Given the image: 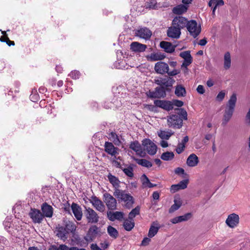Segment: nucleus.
<instances>
[{
  "label": "nucleus",
  "mask_w": 250,
  "mask_h": 250,
  "mask_svg": "<svg viewBox=\"0 0 250 250\" xmlns=\"http://www.w3.org/2000/svg\"><path fill=\"white\" fill-rule=\"evenodd\" d=\"M159 229V227H158L154 226L153 225L151 226L149 229L148 236L149 238H152L158 232Z\"/></svg>",
  "instance_id": "obj_43"
},
{
  "label": "nucleus",
  "mask_w": 250,
  "mask_h": 250,
  "mask_svg": "<svg viewBox=\"0 0 250 250\" xmlns=\"http://www.w3.org/2000/svg\"><path fill=\"white\" fill-rule=\"evenodd\" d=\"M3 225L5 229L9 232V230H11L12 228V223L8 219L5 220L3 222Z\"/></svg>",
  "instance_id": "obj_49"
},
{
  "label": "nucleus",
  "mask_w": 250,
  "mask_h": 250,
  "mask_svg": "<svg viewBox=\"0 0 250 250\" xmlns=\"http://www.w3.org/2000/svg\"><path fill=\"white\" fill-rule=\"evenodd\" d=\"M70 76L74 79H77L79 78L80 73L79 71L74 70L72 71L69 74Z\"/></svg>",
  "instance_id": "obj_52"
},
{
  "label": "nucleus",
  "mask_w": 250,
  "mask_h": 250,
  "mask_svg": "<svg viewBox=\"0 0 250 250\" xmlns=\"http://www.w3.org/2000/svg\"><path fill=\"white\" fill-rule=\"evenodd\" d=\"M182 205V201L179 197H175L174 204L169 209V212L172 213L178 209Z\"/></svg>",
  "instance_id": "obj_30"
},
{
  "label": "nucleus",
  "mask_w": 250,
  "mask_h": 250,
  "mask_svg": "<svg viewBox=\"0 0 250 250\" xmlns=\"http://www.w3.org/2000/svg\"><path fill=\"white\" fill-rule=\"evenodd\" d=\"M187 7L184 5H179L173 9V12L176 14H182L186 12L187 10Z\"/></svg>",
  "instance_id": "obj_37"
},
{
  "label": "nucleus",
  "mask_w": 250,
  "mask_h": 250,
  "mask_svg": "<svg viewBox=\"0 0 250 250\" xmlns=\"http://www.w3.org/2000/svg\"><path fill=\"white\" fill-rule=\"evenodd\" d=\"M158 98L164 97L166 96V92L164 87H157L155 89Z\"/></svg>",
  "instance_id": "obj_45"
},
{
  "label": "nucleus",
  "mask_w": 250,
  "mask_h": 250,
  "mask_svg": "<svg viewBox=\"0 0 250 250\" xmlns=\"http://www.w3.org/2000/svg\"><path fill=\"white\" fill-rule=\"evenodd\" d=\"M136 35L141 38L147 40L150 38L152 33L147 28H142L137 30Z\"/></svg>",
  "instance_id": "obj_22"
},
{
  "label": "nucleus",
  "mask_w": 250,
  "mask_h": 250,
  "mask_svg": "<svg viewBox=\"0 0 250 250\" xmlns=\"http://www.w3.org/2000/svg\"><path fill=\"white\" fill-rule=\"evenodd\" d=\"M142 179L143 185L145 187H147V185H148V184L150 182L149 179L147 178V177L145 174L143 175V176L142 177Z\"/></svg>",
  "instance_id": "obj_53"
},
{
  "label": "nucleus",
  "mask_w": 250,
  "mask_h": 250,
  "mask_svg": "<svg viewBox=\"0 0 250 250\" xmlns=\"http://www.w3.org/2000/svg\"><path fill=\"white\" fill-rule=\"evenodd\" d=\"M179 55L181 58H183L184 60L192 58L189 51L182 52L180 53Z\"/></svg>",
  "instance_id": "obj_48"
},
{
  "label": "nucleus",
  "mask_w": 250,
  "mask_h": 250,
  "mask_svg": "<svg viewBox=\"0 0 250 250\" xmlns=\"http://www.w3.org/2000/svg\"><path fill=\"white\" fill-rule=\"evenodd\" d=\"M109 139L117 146H119L121 144L119 136L114 132H112L109 134Z\"/></svg>",
  "instance_id": "obj_38"
},
{
  "label": "nucleus",
  "mask_w": 250,
  "mask_h": 250,
  "mask_svg": "<svg viewBox=\"0 0 250 250\" xmlns=\"http://www.w3.org/2000/svg\"><path fill=\"white\" fill-rule=\"evenodd\" d=\"M186 27L189 34L194 38L198 37L201 32V25H198L195 20L188 21Z\"/></svg>",
  "instance_id": "obj_3"
},
{
  "label": "nucleus",
  "mask_w": 250,
  "mask_h": 250,
  "mask_svg": "<svg viewBox=\"0 0 250 250\" xmlns=\"http://www.w3.org/2000/svg\"><path fill=\"white\" fill-rule=\"evenodd\" d=\"M167 124L169 127L180 128L183 124V120L178 115H172L167 118Z\"/></svg>",
  "instance_id": "obj_7"
},
{
  "label": "nucleus",
  "mask_w": 250,
  "mask_h": 250,
  "mask_svg": "<svg viewBox=\"0 0 250 250\" xmlns=\"http://www.w3.org/2000/svg\"><path fill=\"white\" fill-rule=\"evenodd\" d=\"M90 202L93 207L98 211L103 212L105 209V207L101 200L96 196H92Z\"/></svg>",
  "instance_id": "obj_19"
},
{
  "label": "nucleus",
  "mask_w": 250,
  "mask_h": 250,
  "mask_svg": "<svg viewBox=\"0 0 250 250\" xmlns=\"http://www.w3.org/2000/svg\"><path fill=\"white\" fill-rule=\"evenodd\" d=\"M239 216L235 213L229 214L226 220V224L230 228H233L239 223Z\"/></svg>",
  "instance_id": "obj_14"
},
{
  "label": "nucleus",
  "mask_w": 250,
  "mask_h": 250,
  "mask_svg": "<svg viewBox=\"0 0 250 250\" xmlns=\"http://www.w3.org/2000/svg\"><path fill=\"white\" fill-rule=\"evenodd\" d=\"M69 249L70 248L65 245H61L58 247L57 250H69Z\"/></svg>",
  "instance_id": "obj_63"
},
{
  "label": "nucleus",
  "mask_w": 250,
  "mask_h": 250,
  "mask_svg": "<svg viewBox=\"0 0 250 250\" xmlns=\"http://www.w3.org/2000/svg\"><path fill=\"white\" fill-rule=\"evenodd\" d=\"M76 229L75 225L71 222H68L64 226L58 225L56 229V235L64 241L67 239L69 233L74 232Z\"/></svg>",
  "instance_id": "obj_1"
},
{
  "label": "nucleus",
  "mask_w": 250,
  "mask_h": 250,
  "mask_svg": "<svg viewBox=\"0 0 250 250\" xmlns=\"http://www.w3.org/2000/svg\"><path fill=\"white\" fill-rule=\"evenodd\" d=\"M188 182V180H184L180 182L178 184L172 185L170 188L171 193H175L180 189H184L187 187Z\"/></svg>",
  "instance_id": "obj_21"
},
{
  "label": "nucleus",
  "mask_w": 250,
  "mask_h": 250,
  "mask_svg": "<svg viewBox=\"0 0 250 250\" xmlns=\"http://www.w3.org/2000/svg\"><path fill=\"white\" fill-rule=\"evenodd\" d=\"M199 163L198 157L194 153L191 154L188 157L186 163L190 167H194L197 165Z\"/></svg>",
  "instance_id": "obj_27"
},
{
  "label": "nucleus",
  "mask_w": 250,
  "mask_h": 250,
  "mask_svg": "<svg viewBox=\"0 0 250 250\" xmlns=\"http://www.w3.org/2000/svg\"><path fill=\"white\" fill-rule=\"evenodd\" d=\"M98 228L96 226H93L89 228L84 239L87 242H91L98 235Z\"/></svg>",
  "instance_id": "obj_12"
},
{
  "label": "nucleus",
  "mask_w": 250,
  "mask_h": 250,
  "mask_svg": "<svg viewBox=\"0 0 250 250\" xmlns=\"http://www.w3.org/2000/svg\"><path fill=\"white\" fill-rule=\"evenodd\" d=\"M237 101V96L235 93L232 94L230 96L225 110L224 114L232 117L234 111L236 103Z\"/></svg>",
  "instance_id": "obj_5"
},
{
  "label": "nucleus",
  "mask_w": 250,
  "mask_h": 250,
  "mask_svg": "<svg viewBox=\"0 0 250 250\" xmlns=\"http://www.w3.org/2000/svg\"><path fill=\"white\" fill-rule=\"evenodd\" d=\"M71 209L74 216L78 220H81L82 218L83 213L81 208L77 204L73 203L71 205Z\"/></svg>",
  "instance_id": "obj_23"
},
{
  "label": "nucleus",
  "mask_w": 250,
  "mask_h": 250,
  "mask_svg": "<svg viewBox=\"0 0 250 250\" xmlns=\"http://www.w3.org/2000/svg\"><path fill=\"white\" fill-rule=\"evenodd\" d=\"M104 201L107 208L109 210H113L116 209L117 201L110 194L105 193L104 194Z\"/></svg>",
  "instance_id": "obj_6"
},
{
  "label": "nucleus",
  "mask_w": 250,
  "mask_h": 250,
  "mask_svg": "<svg viewBox=\"0 0 250 250\" xmlns=\"http://www.w3.org/2000/svg\"><path fill=\"white\" fill-rule=\"evenodd\" d=\"M160 46L163 48L167 53H172L175 50V46L173 45L170 42L163 41L160 43Z\"/></svg>",
  "instance_id": "obj_28"
},
{
  "label": "nucleus",
  "mask_w": 250,
  "mask_h": 250,
  "mask_svg": "<svg viewBox=\"0 0 250 250\" xmlns=\"http://www.w3.org/2000/svg\"><path fill=\"white\" fill-rule=\"evenodd\" d=\"M165 58V56L159 53H152L149 56L150 61H156L162 60Z\"/></svg>",
  "instance_id": "obj_40"
},
{
  "label": "nucleus",
  "mask_w": 250,
  "mask_h": 250,
  "mask_svg": "<svg viewBox=\"0 0 250 250\" xmlns=\"http://www.w3.org/2000/svg\"><path fill=\"white\" fill-rule=\"evenodd\" d=\"M85 216L88 223H96L99 221V216L97 213L90 208H85Z\"/></svg>",
  "instance_id": "obj_9"
},
{
  "label": "nucleus",
  "mask_w": 250,
  "mask_h": 250,
  "mask_svg": "<svg viewBox=\"0 0 250 250\" xmlns=\"http://www.w3.org/2000/svg\"><path fill=\"white\" fill-rule=\"evenodd\" d=\"M173 134V132L172 131H167L162 130L157 132L158 136L163 140H168Z\"/></svg>",
  "instance_id": "obj_33"
},
{
  "label": "nucleus",
  "mask_w": 250,
  "mask_h": 250,
  "mask_svg": "<svg viewBox=\"0 0 250 250\" xmlns=\"http://www.w3.org/2000/svg\"><path fill=\"white\" fill-rule=\"evenodd\" d=\"M196 90L197 92L200 94H203L205 92L204 87L202 85H199L197 86Z\"/></svg>",
  "instance_id": "obj_58"
},
{
  "label": "nucleus",
  "mask_w": 250,
  "mask_h": 250,
  "mask_svg": "<svg viewBox=\"0 0 250 250\" xmlns=\"http://www.w3.org/2000/svg\"><path fill=\"white\" fill-rule=\"evenodd\" d=\"M174 172H175V173L176 174H177L178 175L184 174L185 173L184 169L183 168H181V167H177V168H176L175 169Z\"/></svg>",
  "instance_id": "obj_60"
},
{
  "label": "nucleus",
  "mask_w": 250,
  "mask_h": 250,
  "mask_svg": "<svg viewBox=\"0 0 250 250\" xmlns=\"http://www.w3.org/2000/svg\"><path fill=\"white\" fill-rule=\"evenodd\" d=\"M135 223L134 220L125 219L124 222L123 226L124 229L127 231H130L134 227Z\"/></svg>",
  "instance_id": "obj_36"
},
{
  "label": "nucleus",
  "mask_w": 250,
  "mask_h": 250,
  "mask_svg": "<svg viewBox=\"0 0 250 250\" xmlns=\"http://www.w3.org/2000/svg\"><path fill=\"white\" fill-rule=\"evenodd\" d=\"M188 21L183 17H176L172 21V25L181 29L187 26Z\"/></svg>",
  "instance_id": "obj_13"
},
{
  "label": "nucleus",
  "mask_w": 250,
  "mask_h": 250,
  "mask_svg": "<svg viewBox=\"0 0 250 250\" xmlns=\"http://www.w3.org/2000/svg\"><path fill=\"white\" fill-rule=\"evenodd\" d=\"M142 145L146 153L154 155L157 152V147L155 144L149 139H145L142 141Z\"/></svg>",
  "instance_id": "obj_4"
},
{
  "label": "nucleus",
  "mask_w": 250,
  "mask_h": 250,
  "mask_svg": "<svg viewBox=\"0 0 250 250\" xmlns=\"http://www.w3.org/2000/svg\"><path fill=\"white\" fill-rule=\"evenodd\" d=\"M108 179L109 182L112 185L114 188V190L116 189H120L119 184L120 183L118 178L114 175H112L111 173H109L107 175Z\"/></svg>",
  "instance_id": "obj_29"
},
{
  "label": "nucleus",
  "mask_w": 250,
  "mask_h": 250,
  "mask_svg": "<svg viewBox=\"0 0 250 250\" xmlns=\"http://www.w3.org/2000/svg\"><path fill=\"white\" fill-rule=\"evenodd\" d=\"M167 34L169 37L178 39L181 35V30L179 28H177L174 25L168 28L167 31Z\"/></svg>",
  "instance_id": "obj_20"
},
{
  "label": "nucleus",
  "mask_w": 250,
  "mask_h": 250,
  "mask_svg": "<svg viewBox=\"0 0 250 250\" xmlns=\"http://www.w3.org/2000/svg\"><path fill=\"white\" fill-rule=\"evenodd\" d=\"M174 157V154L173 152L167 151L162 154L161 158L164 161H170Z\"/></svg>",
  "instance_id": "obj_39"
},
{
  "label": "nucleus",
  "mask_w": 250,
  "mask_h": 250,
  "mask_svg": "<svg viewBox=\"0 0 250 250\" xmlns=\"http://www.w3.org/2000/svg\"><path fill=\"white\" fill-rule=\"evenodd\" d=\"M124 172L128 177H133V168L129 167L127 168H125L123 169Z\"/></svg>",
  "instance_id": "obj_47"
},
{
  "label": "nucleus",
  "mask_w": 250,
  "mask_h": 250,
  "mask_svg": "<svg viewBox=\"0 0 250 250\" xmlns=\"http://www.w3.org/2000/svg\"><path fill=\"white\" fill-rule=\"evenodd\" d=\"M129 148L136 152V154L141 157H144L146 153L140 143L137 141L131 142L129 145Z\"/></svg>",
  "instance_id": "obj_8"
},
{
  "label": "nucleus",
  "mask_w": 250,
  "mask_h": 250,
  "mask_svg": "<svg viewBox=\"0 0 250 250\" xmlns=\"http://www.w3.org/2000/svg\"><path fill=\"white\" fill-rule=\"evenodd\" d=\"M175 80L171 77L160 78L154 80V83L157 85L165 86L166 87H171L174 83Z\"/></svg>",
  "instance_id": "obj_10"
},
{
  "label": "nucleus",
  "mask_w": 250,
  "mask_h": 250,
  "mask_svg": "<svg viewBox=\"0 0 250 250\" xmlns=\"http://www.w3.org/2000/svg\"><path fill=\"white\" fill-rule=\"evenodd\" d=\"M151 240L149 238L145 237L143 239V241H142L141 245L142 246H147L149 242H150Z\"/></svg>",
  "instance_id": "obj_61"
},
{
  "label": "nucleus",
  "mask_w": 250,
  "mask_h": 250,
  "mask_svg": "<svg viewBox=\"0 0 250 250\" xmlns=\"http://www.w3.org/2000/svg\"><path fill=\"white\" fill-rule=\"evenodd\" d=\"M108 235L113 239H116L119 236L118 230L114 227L109 226L107 229Z\"/></svg>",
  "instance_id": "obj_35"
},
{
  "label": "nucleus",
  "mask_w": 250,
  "mask_h": 250,
  "mask_svg": "<svg viewBox=\"0 0 250 250\" xmlns=\"http://www.w3.org/2000/svg\"><path fill=\"white\" fill-rule=\"evenodd\" d=\"M192 61V58L185 59L182 63V67H187L191 63Z\"/></svg>",
  "instance_id": "obj_55"
},
{
  "label": "nucleus",
  "mask_w": 250,
  "mask_h": 250,
  "mask_svg": "<svg viewBox=\"0 0 250 250\" xmlns=\"http://www.w3.org/2000/svg\"><path fill=\"white\" fill-rule=\"evenodd\" d=\"M140 212V208L139 207H137L134 209H133L129 213L128 218L130 220H133V218L136 216V215L139 214Z\"/></svg>",
  "instance_id": "obj_44"
},
{
  "label": "nucleus",
  "mask_w": 250,
  "mask_h": 250,
  "mask_svg": "<svg viewBox=\"0 0 250 250\" xmlns=\"http://www.w3.org/2000/svg\"><path fill=\"white\" fill-rule=\"evenodd\" d=\"M172 104H173V106L175 105L177 107H181L184 104V103L182 101L179 100L173 101Z\"/></svg>",
  "instance_id": "obj_57"
},
{
  "label": "nucleus",
  "mask_w": 250,
  "mask_h": 250,
  "mask_svg": "<svg viewBox=\"0 0 250 250\" xmlns=\"http://www.w3.org/2000/svg\"><path fill=\"white\" fill-rule=\"evenodd\" d=\"M180 71L179 70L174 69L173 70H172L171 71H169L168 70V72H167V74L169 76H175V75L178 74L179 73H180Z\"/></svg>",
  "instance_id": "obj_56"
},
{
  "label": "nucleus",
  "mask_w": 250,
  "mask_h": 250,
  "mask_svg": "<svg viewBox=\"0 0 250 250\" xmlns=\"http://www.w3.org/2000/svg\"><path fill=\"white\" fill-rule=\"evenodd\" d=\"M23 223L17 220L12 223V228L9 230V233L13 236L17 237L20 234V231L22 229V225Z\"/></svg>",
  "instance_id": "obj_15"
},
{
  "label": "nucleus",
  "mask_w": 250,
  "mask_h": 250,
  "mask_svg": "<svg viewBox=\"0 0 250 250\" xmlns=\"http://www.w3.org/2000/svg\"><path fill=\"white\" fill-rule=\"evenodd\" d=\"M175 94L178 97H185L186 95L185 87L181 84L177 85L175 87Z\"/></svg>",
  "instance_id": "obj_32"
},
{
  "label": "nucleus",
  "mask_w": 250,
  "mask_h": 250,
  "mask_svg": "<svg viewBox=\"0 0 250 250\" xmlns=\"http://www.w3.org/2000/svg\"><path fill=\"white\" fill-rule=\"evenodd\" d=\"M156 4L155 0H149L146 2L145 6L147 8L155 9L157 7Z\"/></svg>",
  "instance_id": "obj_46"
},
{
  "label": "nucleus",
  "mask_w": 250,
  "mask_h": 250,
  "mask_svg": "<svg viewBox=\"0 0 250 250\" xmlns=\"http://www.w3.org/2000/svg\"><path fill=\"white\" fill-rule=\"evenodd\" d=\"M42 210L43 213V216H44L46 217L50 218L53 215V208L46 203H44L42 205Z\"/></svg>",
  "instance_id": "obj_24"
},
{
  "label": "nucleus",
  "mask_w": 250,
  "mask_h": 250,
  "mask_svg": "<svg viewBox=\"0 0 250 250\" xmlns=\"http://www.w3.org/2000/svg\"><path fill=\"white\" fill-rule=\"evenodd\" d=\"M231 65L230 55L229 52H227L224 55V68L228 69Z\"/></svg>",
  "instance_id": "obj_41"
},
{
  "label": "nucleus",
  "mask_w": 250,
  "mask_h": 250,
  "mask_svg": "<svg viewBox=\"0 0 250 250\" xmlns=\"http://www.w3.org/2000/svg\"><path fill=\"white\" fill-rule=\"evenodd\" d=\"M91 250H102L96 244H92L91 245Z\"/></svg>",
  "instance_id": "obj_64"
},
{
  "label": "nucleus",
  "mask_w": 250,
  "mask_h": 250,
  "mask_svg": "<svg viewBox=\"0 0 250 250\" xmlns=\"http://www.w3.org/2000/svg\"><path fill=\"white\" fill-rule=\"evenodd\" d=\"M134 160L138 165L146 167L149 168L152 166V163L146 159H140L134 158Z\"/></svg>",
  "instance_id": "obj_34"
},
{
  "label": "nucleus",
  "mask_w": 250,
  "mask_h": 250,
  "mask_svg": "<svg viewBox=\"0 0 250 250\" xmlns=\"http://www.w3.org/2000/svg\"><path fill=\"white\" fill-rule=\"evenodd\" d=\"M146 45L145 44H141L138 42H133L130 44V49L132 51L142 52L146 50Z\"/></svg>",
  "instance_id": "obj_25"
},
{
  "label": "nucleus",
  "mask_w": 250,
  "mask_h": 250,
  "mask_svg": "<svg viewBox=\"0 0 250 250\" xmlns=\"http://www.w3.org/2000/svg\"><path fill=\"white\" fill-rule=\"evenodd\" d=\"M154 103L156 106L167 111L172 110L173 108V104L170 101L157 100H155Z\"/></svg>",
  "instance_id": "obj_17"
},
{
  "label": "nucleus",
  "mask_w": 250,
  "mask_h": 250,
  "mask_svg": "<svg viewBox=\"0 0 250 250\" xmlns=\"http://www.w3.org/2000/svg\"><path fill=\"white\" fill-rule=\"evenodd\" d=\"M231 118V116L224 114L223 116V119L222 120V125L223 126L226 125Z\"/></svg>",
  "instance_id": "obj_50"
},
{
  "label": "nucleus",
  "mask_w": 250,
  "mask_h": 250,
  "mask_svg": "<svg viewBox=\"0 0 250 250\" xmlns=\"http://www.w3.org/2000/svg\"><path fill=\"white\" fill-rule=\"evenodd\" d=\"M113 195L119 200H121L125 203L126 208H130L134 203L133 198L130 194L126 193L125 190L120 189L115 190Z\"/></svg>",
  "instance_id": "obj_2"
},
{
  "label": "nucleus",
  "mask_w": 250,
  "mask_h": 250,
  "mask_svg": "<svg viewBox=\"0 0 250 250\" xmlns=\"http://www.w3.org/2000/svg\"><path fill=\"white\" fill-rule=\"evenodd\" d=\"M245 121L247 124L250 125V107L246 115Z\"/></svg>",
  "instance_id": "obj_59"
},
{
  "label": "nucleus",
  "mask_w": 250,
  "mask_h": 250,
  "mask_svg": "<svg viewBox=\"0 0 250 250\" xmlns=\"http://www.w3.org/2000/svg\"><path fill=\"white\" fill-rule=\"evenodd\" d=\"M185 148V145L183 144H179L176 149V151L178 154H181L184 150Z\"/></svg>",
  "instance_id": "obj_51"
},
{
  "label": "nucleus",
  "mask_w": 250,
  "mask_h": 250,
  "mask_svg": "<svg viewBox=\"0 0 250 250\" xmlns=\"http://www.w3.org/2000/svg\"><path fill=\"white\" fill-rule=\"evenodd\" d=\"M148 96L152 98H158V96H157V93L156 90L153 91H149L148 94Z\"/></svg>",
  "instance_id": "obj_62"
},
{
  "label": "nucleus",
  "mask_w": 250,
  "mask_h": 250,
  "mask_svg": "<svg viewBox=\"0 0 250 250\" xmlns=\"http://www.w3.org/2000/svg\"><path fill=\"white\" fill-rule=\"evenodd\" d=\"M224 4V2L223 0H210L208 3V6L210 7L222 6Z\"/></svg>",
  "instance_id": "obj_42"
},
{
  "label": "nucleus",
  "mask_w": 250,
  "mask_h": 250,
  "mask_svg": "<svg viewBox=\"0 0 250 250\" xmlns=\"http://www.w3.org/2000/svg\"><path fill=\"white\" fill-rule=\"evenodd\" d=\"M225 94L226 93L224 91H221L218 94L216 100L218 101H222L224 99Z\"/></svg>",
  "instance_id": "obj_54"
},
{
  "label": "nucleus",
  "mask_w": 250,
  "mask_h": 250,
  "mask_svg": "<svg viewBox=\"0 0 250 250\" xmlns=\"http://www.w3.org/2000/svg\"><path fill=\"white\" fill-rule=\"evenodd\" d=\"M29 216L34 223H40L43 219V215L41 212L36 209H31L29 212Z\"/></svg>",
  "instance_id": "obj_18"
},
{
  "label": "nucleus",
  "mask_w": 250,
  "mask_h": 250,
  "mask_svg": "<svg viewBox=\"0 0 250 250\" xmlns=\"http://www.w3.org/2000/svg\"><path fill=\"white\" fill-rule=\"evenodd\" d=\"M190 217L191 214L188 213L184 215L180 216L173 218L172 219H171V222L173 224H176L183 221H187L190 218Z\"/></svg>",
  "instance_id": "obj_31"
},
{
  "label": "nucleus",
  "mask_w": 250,
  "mask_h": 250,
  "mask_svg": "<svg viewBox=\"0 0 250 250\" xmlns=\"http://www.w3.org/2000/svg\"><path fill=\"white\" fill-rule=\"evenodd\" d=\"M104 146L105 151L108 154L115 156L117 153V148L115 147L112 143L106 142Z\"/></svg>",
  "instance_id": "obj_26"
},
{
  "label": "nucleus",
  "mask_w": 250,
  "mask_h": 250,
  "mask_svg": "<svg viewBox=\"0 0 250 250\" xmlns=\"http://www.w3.org/2000/svg\"><path fill=\"white\" fill-rule=\"evenodd\" d=\"M154 70L158 74H164L168 72L169 66L167 63L159 61L155 63Z\"/></svg>",
  "instance_id": "obj_11"
},
{
  "label": "nucleus",
  "mask_w": 250,
  "mask_h": 250,
  "mask_svg": "<svg viewBox=\"0 0 250 250\" xmlns=\"http://www.w3.org/2000/svg\"><path fill=\"white\" fill-rule=\"evenodd\" d=\"M124 213L122 211H109L107 212V218L111 221H114L116 220L122 221L124 219Z\"/></svg>",
  "instance_id": "obj_16"
}]
</instances>
